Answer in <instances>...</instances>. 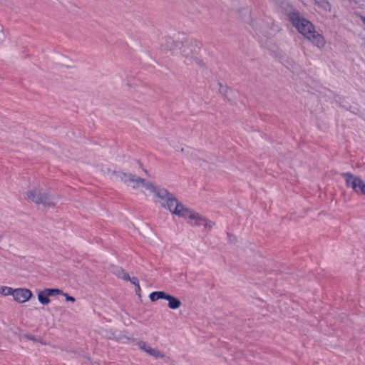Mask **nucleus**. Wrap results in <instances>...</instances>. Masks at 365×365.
I'll list each match as a JSON object with an SVG mask.
<instances>
[{
  "label": "nucleus",
  "instance_id": "1",
  "mask_svg": "<svg viewBox=\"0 0 365 365\" xmlns=\"http://www.w3.org/2000/svg\"><path fill=\"white\" fill-rule=\"evenodd\" d=\"M157 197L163 200L161 205L168 209L172 214L187 220L192 226L203 225L206 229L210 230L215 225L212 221L203 217L193 210L185 207L173 194L166 189L161 188L157 192Z\"/></svg>",
  "mask_w": 365,
  "mask_h": 365
},
{
  "label": "nucleus",
  "instance_id": "2",
  "mask_svg": "<svg viewBox=\"0 0 365 365\" xmlns=\"http://www.w3.org/2000/svg\"><path fill=\"white\" fill-rule=\"evenodd\" d=\"M286 16L299 33L318 48L324 46V37L315 31L313 24L306 19L298 10L290 6L289 9L286 11Z\"/></svg>",
  "mask_w": 365,
  "mask_h": 365
},
{
  "label": "nucleus",
  "instance_id": "3",
  "mask_svg": "<svg viewBox=\"0 0 365 365\" xmlns=\"http://www.w3.org/2000/svg\"><path fill=\"white\" fill-rule=\"evenodd\" d=\"M26 197L29 200L36 204H42L44 207H53L55 205V200L53 197L46 192L36 194L34 190L26 192Z\"/></svg>",
  "mask_w": 365,
  "mask_h": 365
},
{
  "label": "nucleus",
  "instance_id": "4",
  "mask_svg": "<svg viewBox=\"0 0 365 365\" xmlns=\"http://www.w3.org/2000/svg\"><path fill=\"white\" fill-rule=\"evenodd\" d=\"M201 48V43L197 40L186 39L182 41L180 48L181 54L185 57L194 58L198 54Z\"/></svg>",
  "mask_w": 365,
  "mask_h": 365
},
{
  "label": "nucleus",
  "instance_id": "5",
  "mask_svg": "<svg viewBox=\"0 0 365 365\" xmlns=\"http://www.w3.org/2000/svg\"><path fill=\"white\" fill-rule=\"evenodd\" d=\"M14 299L19 303H24L29 301L32 297V292L26 288H18L14 289Z\"/></svg>",
  "mask_w": 365,
  "mask_h": 365
},
{
  "label": "nucleus",
  "instance_id": "6",
  "mask_svg": "<svg viewBox=\"0 0 365 365\" xmlns=\"http://www.w3.org/2000/svg\"><path fill=\"white\" fill-rule=\"evenodd\" d=\"M116 175L128 186H131L133 188L138 187V178L139 177L131 173H125L123 172H118L116 173Z\"/></svg>",
  "mask_w": 365,
  "mask_h": 365
},
{
  "label": "nucleus",
  "instance_id": "7",
  "mask_svg": "<svg viewBox=\"0 0 365 365\" xmlns=\"http://www.w3.org/2000/svg\"><path fill=\"white\" fill-rule=\"evenodd\" d=\"M341 176L344 178L346 185L348 187H351L354 192L359 193L358 184L360 181V178L354 176L351 173H343Z\"/></svg>",
  "mask_w": 365,
  "mask_h": 365
},
{
  "label": "nucleus",
  "instance_id": "8",
  "mask_svg": "<svg viewBox=\"0 0 365 365\" xmlns=\"http://www.w3.org/2000/svg\"><path fill=\"white\" fill-rule=\"evenodd\" d=\"M138 187L140 186H143L146 190L150 191L151 192H153L156 197H157V192L161 189V188H160V189L156 188L151 182L146 181L145 179L141 178L140 177L138 178Z\"/></svg>",
  "mask_w": 365,
  "mask_h": 365
},
{
  "label": "nucleus",
  "instance_id": "9",
  "mask_svg": "<svg viewBox=\"0 0 365 365\" xmlns=\"http://www.w3.org/2000/svg\"><path fill=\"white\" fill-rule=\"evenodd\" d=\"M111 272L118 278H121L125 281L130 280L129 274L122 267L118 266H113L111 268Z\"/></svg>",
  "mask_w": 365,
  "mask_h": 365
},
{
  "label": "nucleus",
  "instance_id": "10",
  "mask_svg": "<svg viewBox=\"0 0 365 365\" xmlns=\"http://www.w3.org/2000/svg\"><path fill=\"white\" fill-rule=\"evenodd\" d=\"M165 300L168 302V307L171 309H177L182 304L180 300L178 298L169 294H168Z\"/></svg>",
  "mask_w": 365,
  "mask_h": 365
},
{
  "label": "nucleus",
  "instance_id": "11",
  "mask_svg": "<svg viewBox=\"0 0 365 365\" xmlns=\"http://www.w3.org/2000/svg\"><path fill=\"white\" fill-rule=\"evenodd\" d=\"M168 293L164 291H155L150 294L149 299L151 302H155L159 299H165Z\"/></svg>",
  "mask_w": 365,
  "mask_h": 365
},
{
  "label": "nucleus",
  "instance_id": "12",
  "mask_svg": "<svg viewBox=\"0 0 365 365\" xmlns=\"http://www.w3.org/2000/svg\"><path fill=\"white\" fill-rule=\"evenodd\" d=\"M315 4L323 11H331V6L328 0H314Z\"/></svg>",
  "mask_w": 365,
  "mask_h": 365
},
{
  "label": "nucleus",
  "instance_id": "13",
  "mask_svg": "<svg viewBox=\"0 0 365 365\" xmlns=\"http://www.w3.org/2000/svg\"><path fill=\"white\" fill-rule=\"evenodd\" d=\"M38 302L43 305L48 304L51 302L49 297L47 295V293L46 292V291L44 289L41 291L38 294Z\"/></svg>",
  "mask_w": 365,
  "mask_h": 365
},
{
  "label": "nucleus",
  "instance_id": "14",
  "mask_svg": "<svg viewBox=\"0 0 365 365\" xmlns=\"http://www.w3.org/2000/svg\"><path fill=\"white\" fill-rule=\"evenodd\" d=\"M146 353L149 354L150 355L154 356L156 359L164 357V354H162L158 349H153L151 347H148Z\"/></svg>",
  "mask_w": 365,
  "mask_h": 365
},
{
  "label": "nucleus",
  "instance_id": "15",
  "mask_svg": "<svg viewBox=\"0 0 365 365\" xmlns=\"http://www.w3.org/2000/svg\"><path fill=\"white\" fill-rule=\"evenodd\" d=\"M14 289L9 287L3 286L0 287V294L4 296L13 295Z\"/></svg>",
  "mask_w": 365,
  "mask_h": 365
},
{
  "label": "nucleus",
  "instance_id": "16",
  "mask_svg": "<svg viewBox=\"0 0 365 365\" xmlns=\"http://www.w3.org/2000/svg\"><path fill=\"white\" fill-rule=\"evenodd\" d=\"M44 290L46 291L48 297L63 294V292L61 290L56 288H46L44 289Z\"/></svg>",
  "mask_w": 365,
  "mask_h": 365
},
{
  "label": "nucleus",
  "instance_id": "17",
  "mask_svg": "<svg viewBox=\"0 0 365 365\" xmlns=\"http://www.w3.org/2000/svg\"><path fill=\"white\" fill-rule=\"evenodd\" d=\"M357 185L359 193L365 195V182L361 179H360V181Z\"/></svg>",
  "mask_w": 365,
  "mask_h": 365
},
{
  "label": "nucleus",
  "instance_id": "18",
  "mask_svg": "<svg viewBox=\"0 0 365 365\" xmlns=\"http://www.w3.org/2000/svg\"><path fill=\"white\" fill-rule=\"evenodd\" d=\"M219 91L221 94H222L225 96H227L228 94V88L227 86H222L220 83H218Z\"/></svg>",
  "mask_w": 365,
  "mask_h": 365
},
{
  "label": "nucleus",
  "instance_id": "19",
  "mask_svg": "<svg viewBox=\"0 0 365 365\" xmlns=\"http://www.w3.org/2000/svg\"><path fill=\"white\" fill-rule=\"evenodd\" d=\"M138 346H139V348H140V349L143 350V351H145V352H146V350H148V347H150V346L147 344V343H146V342L143 341H140V342L138 343Z\"/></svg>",
  "mask_w": 365,
  "mask_h": 365
},
{
  "label": "nucleus",
  "instance_id": "20",
  "mask_svg": "<svg viewBox=\"0 0 365 365\" xmlns=\"http://www.w3.org/2000/svg\"><path fill=\"white\" fill-rule=\"evenodd\" d=\"M129 282H130L132 284H135V287H137V289L140 290V284H139V282H138V278L136 277H133L132 279L130 277V280H128Z\"/></svg>",
  "mask_w": 365,
  "mask_h": 365
},
{
  "label": "nucleus",
  "instance_id": "21",
  "mask_svg": "<svg viewBox=\"0 0 365 365\" xmlns=\"http://www.w3.org/2000/svg\"><path fill=\"white\" fill-rule=\"evenodd\" d=\"M62 294L65 297L66 300L68 301V302H74L76 301V299H75V298L73 297L70 296V295H68L66 293H63Z\"/></svg>",
  "mask_w": 365,
  "mask_h": 365
},
{
  "label": "nucleus",
  "instance_id": "22",
  "mask_svg": "<svg viewBox=\"0 0 365 365\" xmlns=\"http://www.w3.org/2000/svg\"><path fill=\"white\" fill-rule=\"evenodd\" d=\"M252 28L254 29L255 33L257 35L259 34V32H261V29H258L257 26H255L254 24H251Z\"/></svg>",
  "mask_w": 365,
  "mask_h": 365
},
{
  "label": "nucleus",
  "instance_id": "23",
  "mask_svg": "<svg viewBox=\"0 0 365 365\" xmlns=\"http://www.w3.org/2000/svg\"><path fill=\"white\" fill-rule=\"evenodd\" d=\"M26 338H27L28 339L31 340V341H37V340H36V337H35V336H34V335H27V336H26Z\"/></svg>",
  "mask_w": 365,
  "mask_h": 365
},
{
  "label": "nucleus",
  "instance_id": "24",
  "mask_svg": "<svg viewBox=\"0 0 365 365\" xmlns=\"http://www.w3.org/2000/svg\"><path fill=\"white\" fill-rule=\"evenodd\" d=\"M360 19L365 24V16L361 15L360 16Z\"/></svg>",
  "mask_w": 365,
  "mask_h": 365
},
{
  "label": "nucleus",
  "instance_id": "25",
  "mask_svg": "<svg viewBox=\"0 0 365 365\" xmlns=\"http://www.w3.org/2000/svg\"><path fill=\"white\" fill-rule=\"evenodd\" d=\"M248 19H250V23H251V24H253V21L251 19V17L248 16Z\"/></svg>",
  "mask_w": 365,
  "mask_h": 365
},
{
  "label": "nucleus",
  "instance_id": "26",
  "mask_svg": "<svg viewBox=\"0 0 365 365\" xmlns=\"http://www.w3.org/2000/svg\"><path fill=\"white\" fill-rule=\"evenodd\" d=\"M248 19H250V23H251V24H253V21L251 19V17L248 16Z\"/></svg>",
  "mask_w": 365,
  "mask_h": 365
},
{
  "label": "nucleus",
  "instance_id": "27",
  "mask_svg": "<svg viewBox=\"0 0 365 365\" xmlns=\"http://www.w3.org/2000/svg\"><path fill=\"white\" fill-rule=\"evenodd\" d=\"M140 291V290L138 289H137V287H135V292H136V294H138V292H139Z\"/></svg>",
  "mask_w": 365,
  "mask_h": 365
},
{
  "label": "nucleus",
  "instance_id": "28",
  "mask_svg": "<svg viewBox=\"0 0 365 365\" xmlns=\"http://www.w3.org/2000/svg\"><path fill=\"white\" fill-rule=\"evenodd\" d=\"M3 26L0 25V31H2Z\"/></svg>",
  "mask_w": 365,
  "mask_h": 365
}]
</instances>
